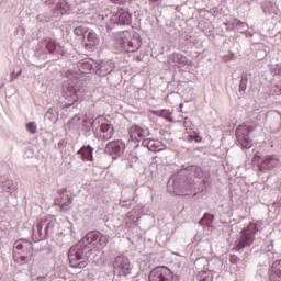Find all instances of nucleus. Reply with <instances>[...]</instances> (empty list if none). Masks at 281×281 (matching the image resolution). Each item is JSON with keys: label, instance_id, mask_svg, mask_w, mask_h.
<instances>
[{"label": "nucleus", "instance_id": "obj_1", "mask_svg": "<svg viewBox=\"0 0 281 281\" xmlns=\"http://www.w3.org/2000/svg\"><path fill=\"white\" fill-rule=\"evenodd\" d=\"M201 179L203 177V169L196 165L188 166L184 169H181L178 173L171 177L173 190H177L180 194L188 192L190 186H192V178L186 177V175Z\"/></svg>", "mask_w": 281, "mask_h": 281}, {"label": "nucleus", "instance_id": "obj_2", "mask_svg": "<svg viewBox=\"0 0 281 281\" xmlns=\"http://www.w3.org/2000/svg\"><path fill=\"white\" fill-rule=\"evenodd\" d=\"M93 250L91 246L85 244L81 239L70 247L68 251L69 265L72 269H85L89 265V258Z\"/></svg>", "mask_w": 281, "mask_h": 281}, {"label": "nucleus", "instance_id": "obj_3", "mask_svg": "<svg viewBox=\"0 0 281 281\" xmlns=\"http://www.w3.org/2000/svg\"><path fill=\"white\" fill-rule=\"evenodd\" d=\"M54 227H56V218L54 216L46 215L37 218L32 228L34 243L47 240L54 234Z\"/></svg>", "mask_w": 281, "mask_h": 281}, {"label": "nucleus", "instance_id": "obj_4", "mask_svg": "<svg viewBox=\"0 0 281 281\" xmlns=\"http://www.w3.org/2000/svg\"><path fill=\"white\" fill-rule=\"evenodd\" d=\"M258 232V226L256 223H249L246 227H244L239 234L237 235L234 243L235 251H244L254 245L256 240V233Z\"/></svg>", "mask_w": 281, "mask_h": 281}, {"label": "nucleus", "instance_id": "obj_5", "mask_svg": "<svg viewBox=\"0 0 281 281\" xmlns=\"http://www.w3.org/2000/svg\"><path fill=\"white\" fill-rule=\"evenodd\" d=\"M113 281H120V278L123 276V278H126V276H131L132 267H131V260L128 257L124 255H119L113 260Z\"/></svg>", "mask_w": 281, "mask_h": 281}, {"label": "nucleus", "instance_id": "obj_6", "mask_svg": "<svg viewBox=\"0 0 281 281\" xmlns=\"http://www.w3.org/2000/svg\"><path fill=\"white\" fill-rule=\"evenodd\" d=\"M81 241L85 243V245H89L92 250L93 247L104 249V247L109 245V236L103 235L99 231H91L81 238Z\"/></svg>", "mask_w": 281, "mask_h": 281}, {"label": "nucleus", "instance_id": "obj_7", "mask_svg": "<svg viewBox=\"0 0 281 281\" xmlns=\"http://www.w3.org/2000/svg\"><path fill=\"white\" fill-rule=\"evenodd\" d=\"M116 38L119 49L126 52V54H133L142 47V40H139V35H135L132 40H128L124 36V32H121L117 34Z\"/></svg>", "mask_w": 281, "mask_h": 281}, {"label": "nucleus", "instance_id": "obj_8", "mask_svg": "<svg viewBox=\"0 0 281 281\" xmlns=\"http://www.w3.org/2000/svg\"><path fill=\"white\" fill-rule=\"evenodd\" d=\"M252 161L257 164L259 172H271L274 168H278L280 158L276 155H267L260 160V155L255 154Z\"/></svg>", "mask_w": 281, "mask_h": 281}, {"label": "nucleus", "instance_id": "obj_9", "mask_svg": "<svg viewBox=\"0 0 281 281\" xmlns=\"http://www.w3.org/2000/svg\"><path fill=\"white\" fill-rule=\"evenodd\" d=\"M254 131H256V127L251 125L244 124V125L237 126L235 131V135H236L238 146L246 149L251 148V146H254V140H251V137H249V134L254 133Z\"/></svg>", "mask_w": 281, "mask_h": 281}, {"label": "nucleus", "instance_id": "obj_10", "mask_svg": "<svg viewBox=\"0 0 281 281\" xmlns=\"http://www.w3.org/2000/svg\"><path fill=\"white\" fill-rule=\"evenodd\" d=\"M149 281H179V276L172 273L166 266L154 268L148 276Z\"/></svg>", "mask_w": 281, "mask_h": 281}, {"label": "nucleus", "instance_id": "obj_11", "mask_svg": "<svg viewBox=\"0 0 281 281\" xmlns=\"http://www.w3.org/2000/svg\"><path fill=\"white\" fill-rule=\"evenodd\" d=\"M124 150H126V144L124 140H111L106 144L104 148L105 155H110L112 159H117V157H122L124 155Z\"/></svg>", "mask_w": 281, "mask_h": 281}, {"label": "nucleus", "instance_id": "obj_12", "mask_svg": "<svg viewBox=\"0 0 281 281\" xmlns=\"http://www.w3.org/2000/svg\"><path fill=\"white\" fill-rule=\"evenodd\" d=\"M111 21L114 25H131L133 15L128 9L120 8L112 14Z\"/></svg>", "mask_w": 281, "mask_h": 281}, {"label": "nucleus", "instance_id": "obj_13", "mask_svg": "<svg viewBox=\"0 0 281 281\" xmlns=\"http://www.w3.org/2000/svg\"><path fill=\"white\" fill-rule=\"evenodd\" d=\"M44 45L48 54L57 59L59 56H67V50H65V46L60 45L52 37L44 38Z\"/></svg>", "mask_w": 281, "mask_h": 281}, {"label": "nucleus", "instance_id": "obj_14", "mask_svg": "<svg viewBox=\"0 0 281 281\" xmlns=\"http://www.w3.org/2000/svg\"><path fill=\"white\" fill-rule=\"evenodd\" d=\"M82 45L88 52H95V47L100 45V37L93 30L88 29V32L83 35Z\"/></svg>", "mask_w": 281, "mask_h": 281}, {"label": "nucleus", "instance_id": "obj_15", "mask_svg": "<svg viewBox=\"0 0 281 281\" xmlns=\"http://www.w3.org/2000/svg\"><path fill=\"white\" fill-rule=\"evenodd\" d=\"M150 135L148 127H142L139 125H132L130 127V137L132 142H144L145 137Z\"/></svg>", "mask_w": 281, "mask_h": 281}, {"label": "nucleus", "instance_id": "obj_16", "mask_svg": "<svg viewBox=\"0 0 281 281\" xmlns=\"http://www.w3.org/2000/svg\"><path fill=\"white\" fill-rule=\"evenodd\" d=\"M115 69V64L112 60L101 61L95 64V75L97 76H109Z\"/></svg>", "mask_w": 281, "mask_h": 281}, {"label": "nucleus", "instance_id": "obj_17", "mask_svg": "<svg viewBox=\"0 0 281 281\" xmlns=\"http://www.w3.org/2000/svg\"><path fill=\"white\" fill-rule=\"evenodd\" d=\"M77 67L81 74H91V71L95 74V63L91 59H82L77 64Z\"/></svg>", "mask_w": 281, "mask_h": 281}, {"label": "nucleus", "instance_id": "obj_18", "mask_svg": "<svg viewBox=\"0 0 281 281\" xmlns=\"http://www.w3.org/2000/svg\"><path fill=\"white\" fill-rule=\"evenodd\" d=\"M142 146L151 153H159V150H164L161 142L155 139L145 138L142 140Z\"/></svg>", "mask_w": 281, "mask_h": 281}, {"label": "nucleus", "instance_id": "obj_19", "mask_svg": "<svg viewBox=\"0 0 281 281\" xmlns=\"http://www.w3.org/2000/svg\"><path fill=\"white\" fill-rule=\"evenodd\" d=\"M93 147L91 145H83L77 155H80L82 161H93Z\"/></svg>", "mask_w": 281, "mask_h": 281}, {"label": "nucleus", "instance_id": "obj_20", "mask_svg": "<svg viewBox=\"0 0 281 281\" xmlns=\"http://www.w3.org/2000/svg\"><path fill=\"white\" fill-rule=\"evenodd\" d=\"M269 278L271 281H281V259L272 263Z\"/></svg>", "mask_w": 281, "mask_h": 281}, {"label": "nucleus", "instance_id": "obj_21", "mask_svg": "<svg viewBox=\"0 0 281 281\" xmlns=\"http://www.w3.org/2000/svg\"><path fill=\"white\" fill-rule=\"evenodd\" d=\"M65 95H66V100L67 98L70 99V101H72L71 103H66L65 108L69 109V106H74L75 102H78V90L76 89V87L70 86L65 90Z\"/></svg>", "mask_w": 281, "mask_h": 281}, {"label": "nucleus", "instance_id": "obj_22", "mask_svg": "<svg viewBox=\"0 0 281 281\" xmlns=\"http://www.w3.org/2000/svg\"><path fill=\"white\" fill-rule=\"evenodd\" d=\"M101 133H103L104 142H109V139H112L113 135H115V127L111 123H102Z\"/></svg>", "mask_w": 281, "mask_h": 281}, {"label": "nucleus", "instance_id": "obj_23", "mask_svg": "<svg viewBox=\"0 0 281 281\" xmlns=\"http://www.w3.org/2000/svg\"><path fill=\"white\" fill-rule=\"evenodd\" d=\"M0 188H1V191L9 192L10 194H12V192L16 190V184L12 180H7L2 178L0 180Z\"/></svg>", "mask_w": 281, "mask_h": 281}, {"label": "nucleus", "instance_id": "obj_24", "mask_svg": "<svg viewBox=\"0 0 281 281\" xmlns=\"http://www.w3.org/2000/svg\"><path fill=\"white\" fill-rule=\"evenodd\" d=\"M262 12L263 14H278V4L273 1L267 0L262 4Z\"/></svg>", "mask_w": 281, "mask_h": 281}, {"label": "nucleus", "instance_id": "obj_25", "mask_svg": "<svg viewBox=\"0 0 281 281\" xmlns=\"http://www.w3.org/2000/svg\"><path fill=\"white\" fill-rule=\"evenodd\" d=\"M171 60H172V63H176L178 65H182V67H184V65H188V57H186L181 53H173L171 55Z\"/></svg>", "mask_w": 281, "mask_h": 281}, {"label": "nucleus", "instance_id": "obj_26", "mask_svg": "<svg viewBox=\"0 0 281 281\" xmlns=\"http://www.w3.org/2000/svg\"><path fill=\"white\" fill-rule=\"evenodd\" d=\"M198 281H213L214 274L210 270H202L196 276Z\"/></svg>", "mask_w": 281, "mask_h": 281}, {"label": "nucleus", "instance_id": "obj_27", "mask_svg": "<svg viewBox=\"0 0 281 281\" xmlns=\"http://www.w3.org/2000/svg\"><path fill=\"white\" fill-rule=\"evenodd\" d=\"M72 200L69 198V195H61L60 200H59V207H61V210L64 212H67L69 205H71Z\"/></svg>", "mask_w": 281, "mask_h": 281}, {"label": "nucleus", "instance_id": "obj_28", "mask_svg": "<svg viewBox=\"0 0 281 281\" xmlns=\"http://www.w3.org/2000/svg\"><path fill=\"white\" fill-rule=\"evenodd\" d=\"M45 120H48V122H53V124H56V122H58V112L54 109H49L45 113Z\"/></svg>", "mask_w": 281, "mask_h": 281}, {"label": "nucleus", "instance_id": "obj_29", "mask_svg": "<svg viewBox=\"0 0 281 281\" xmlns=\"http://www.w3.org/2000/svg\"><path fill=\"white\" fill-rule=\"evenodd\" d=\"M34 58H36V60L45 63V60H47V53L43 50V48L38 47L35 49Z\"/></svg>", "mask_w": 281, "mask_h": 281}, {"label": "nucleus", "instance_id": "obj_30", "mask_svg": "<svg viewBox=\"0 0 281 281\" xmlns=\"http://www.w3.org/2000/svg\"><path fill=\"white\" fill-rule=\"evenodd\" d=\"M249 82V78L247 77V74L241 75V79L239 82V93L243 95L245 91H247V85Z\"/></svg>", "mask_w": 281, "mask_h": 281}, {"label": "nucleus", "instance_id": "obj_31", "mask_svg": "<svg viewBox=\"0 0 281 281\" xmlns=\"http://www.w3.org/2000/svg\"><path fill=\"white\" fill-rule=\"evenodd\" d=\"M214 223V215L210 213H205L204 216L200 220V225H206V227H210Z\"/></svg>", "mask_w": 281, "mask_h": 281}, {"label": "nucleus", "instance_id": "obj_32", "mask_svg": "<svg viewBox=\"0 0 281 281\" xmlns=\"http://www.w3.org/2000/svg\"><path fill=\"white\" fill-rule=\"evenodd\" d=\"M57 8H59L61 12H69V10H71V4L67 0H59L57 2Z\"/></svg>", "mask_w": 281, "mask_h": 281}, {"label": "nucleus", "instance_id": "obj_33", "mask_svg": "<svg viewBox=\"0 0 281 281\" xmlns=\"http://www.w3.org/2000/svg\"><path fill=\"white\" fill-rule=\"evenodd\" d=\"M26 131H29V133H31V135H36V133L38 131V126L36 125V122H29L26 124Z\"/></svg>", "mask_w": 281, "mask_h": 281}, {"label": "nucleus", "instance_id": "obj_34", "mask_svg": "<svg viewBox=\"0 0 281 281\" xmlns=\"http://www.w3.org/2000/svg\"><path fill=\"white\" fill-rule=\"evenodd\" d=\"M88 30L89 29H86L83 26H77L74 30V34H75V36H83V38H85V35L87 34Z\"/></svg>", "mask_w": 281, "mask_h": 281}, {"label": "nucleus", "instance_id": "obj_35", "mask_svg": "<svg viewBox=\"0 0 281 281\" xmlns=\"http://www.w3.org/2000/svg\"><path fill=\"white\" fill-rule=\"evenodd\" d=\"M187 139L189 142H195L196 144H200V142H203V138L201 137V135L196 134V132H194L193 134H190Z\"/></svg>", "mask_w": 281, "mask_h": 281}, {"label": "nucleus", "instance_id": "obj_36", "mask_svg": "<svg viewBox=\"0 0 281 281\" xmlns=\"http://www.w3.org/2000/svg\"><path fill=\"white\" fill-rule=\"evenodd\" d=\"M232 25H234L235 27H238V30H247V23L238 19L233 20Z\"/></svg>", "mask_w": 281, "mask_h": 281}, {"label": "nucleus", "instance_id": "obj_37", "mask_svg": "<svg viewBox=\"0 0 281 281\" xmlns=\"http://www.w3.org/2000/svg\"><path fill=\"white\" fill-rule=\"evenodd\" d=\"M120 205L125 210H131V205H133V200H121Z\"/></svg>", "mask_w": 281, "mask_h": 281}, {"label": "nucleus", "instance_id": "obj_38", "mask_svg": "<svg viewBox=\"0 0 281 281\" xmlns=\"http://www.w3.org/2000/svg\"><path fill=\"white\" fill-rule=\"evenodd\" d=\"M271 74H273L274 76H280V74H281V65L278 64L276 66H272Z\"/></svg>", "mask_w": 281, "mask_h": 281}, {"label": "nucleus", "instance_id": "obj_39", "mask_svg": "<svg viewBox=\"0 0 281 281\" xmlns=\"http://www.w3.org/2000/svg\"><path fill=\"white\" fill-rule=\"evenodd\" d=\"M30 260H32V257H30V256H25V255L20 256L21 265H27V262H30Z\"/></svg>", "mask_w": 281, "mask_h": 281}, {"label": "nucleus", "instance_id": "obj_40", "mask_svg": "<svg viewBox=\"0 0 281 281\" xmlns=\"http://www.w3.org/2000/svg\"><path fill=\"white\" fill-rule=\"evenodd\" d=\"M239 261H240V258H238V256H236V255H231L229 256L231 265H238Z\"/></svg>", "mask_w": 281, "mask_h": 281}, {"label": "nucleus", "instance_id": "obj_41", "mask_svg": "<svg viewBox=\"0 0 281 281\" xmlns=\"http://www.w3.org/2000/svg\"><path fill=\"white\" fill-rule=\"evenodd\" d=\"M111 3H115L116 5H126V3H128V1L131 0H110Z\"/></svg>", "mask_w": 281, "mask_h": 281}, {"label": "nucleus", "instance_id": "obj_42", "mask_svg": "<svg viewBox=\"0 0 281 281\" xmlns=\"http://www.w3.org/2000/svg\"><path fill=\"white\" fill-rule=\"evenodd\" d=\"M158 115L160 117H167V115H170V112L168 110H161L160 112H158Z\"/></svg>", "mask_w": 281, "mask_h": 281}, {"label": "nucleus", "instance_id": "obj_43", "mask_svg": "<svg viewBox=\"0 0 281 281\" xmlns=\"http://www.w3.org/2000/svg\"><path fill=\"white\" fill-rule=\"evenodd\" d=\"M192 124V121H190L188 117L184 119L183 126L186 127V131L190 128V125Z\"/></svg>", "mask_w": 281, "mask_h": 281}, {"label": "nucleus", "instance_id": "obj_44", "mask_svg": "<svg viewBox=\"0 0 281 281\" xmlns=\"http://www.w3.org/2000/svg\"><path fill=\"white\" fill-rule=\"evenodd\" d=\"M22 74V71L21 70H19L16 74L13 71L12 72V79H11V81L12 80H16V78H19V76Z\"/></svg>", "mask_w": 281, "mask_h": 281}, {"label": "nucleus", "instance_id": "obj_45", "mask_svg": "<svg viewBox=\"0 0 281 281\" xmlns=\"http://www.w3.org/2000/svg\"><path fill=\"white\" fill-rule=\"evenodd\" d=\"M23 247H24L23 244L19 241L15 243V249H18L19 251L23 250Z\"/></svg>", "mask_w": 281, "mask_h": 281}, {"label": "nucleus", "instance_id": "obj_46", "mask_svg": "<svg viewBox=\"0 0 281 281\" xmlns=\"http://www.w3.org/2000/svg\"><path fill=\"white\" fill-rule=\"evenodd\" d=\"M87 128V131H86V137H89L90 135H91V127H89V126H87L86 127Z\"/></svg>", "mask_w": 281, "mask_h": 281}, {"label": "nucleus", "instance_id": "obj_47", "mask_svg": "<svg viewBox=\"0 0 281 281\" xmlns=\"http://www.w3.org/2000/svg\"><path fill=\"white\" fill-rule=\"evenodd\" d=\"M63 146H65V140H59L58 148H63Z\"/></svg>", "mask_w": 281, "mask_h": 281}, {"label": "nucleus", "instance_id": "obj_48", "mask_svg": "<svg viewBox=\"0 0 281 281\" xmlns=\"http://www.w3.org/2000/svg\"><path fill=\"white\" fill-rule=\"evenodd\" d=\"M36 280H38V281H45V276H38V277L36 278Z\"/></svg>", "mask_w": 281, "mask_h": 281}, {"label": "nucleus", "instance_id": "obj_49", "mask_svg": "<svg viewBox=\"0 0 281 281\" xmlns=\"http://www.w3.org/2000/svg\"><path fill=\"white\" fill-rule=\"evenodd\" d=\"M89 128L93 131V128H95V122H91Z\"/></svg>", "mask_w": 281, "mask_h": 281}, {"label": "nucleus", "instance_id": "obj_50", "mask_svg": "<svg viewBox=\"0 0 281 281\" xmlns=\"http://www.w3.org/2000/svg\"><path fill=\"white\" fill-rule=\"evenodd\" d=\"M36 19H37V21H41V15H37V18H36Z\"/></svg>", "mask_w": 281, "mask_h": 281}, {"label": "nucleus", "instance_id": "obj_51", "mask_svg": "<svg viewBox=\"0 0 281 281\" xmlns=\"http://www.w3.org/2000/svg\"><path fill=\"white\" fill-rule=\"evenodd\" d=\"M154 3H157V1H159V0H151Z\"/></svg>", "mask_w": 281, "mask_h": 281}]
</instances>
